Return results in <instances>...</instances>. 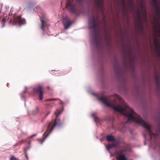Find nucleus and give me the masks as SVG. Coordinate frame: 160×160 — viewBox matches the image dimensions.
Listing matches in <instances>:
<instances>
[{
    "instance_id": "1",
    "label": "nucleus",
    "mask_w": 160,
    "mask_h": 160,
    "mask_svg": "<svg viewBox=\"0 0 160 160\" xmlns=\"http://www.w3.org/2000/svg\"><path fill=\"white\" fill-rule=\"evenodd\" d=\"M99 99L107 106L112 108L115 111L122 113L124 116L127 117L128 120L125 123L133 121L141 125L146 128L150 137L149 140L152 139V137L155 138L158 137V134L154 133L152 132L150 126L146 123L139 115L135 113L133 110L130 108L125 102L122 101L123 106L117 107L111 104L106 98L102 97L99 98Z\"/></svg>"
},
{
    "instance_id": "2",
    "label": "nucleus",
    "mask_w": 160,
    "mask_h": 160,
    "mask_svg": "<svg viewBox=\"0 0 160 160\" xmlns=\"http://www.w3.org/2000/svg\"><path fill=\"white\" fill-rule=\"evenodd\" d=\"M61 113L60 111L59 110H57L55 112V114L56 116L55 119L54 121L50 122L48 125L47 128L43 134V137L45 138L44 139L48 136L50 132L57 125L58 128H60L62 126V124L60 123V120L58 117Z\"/></svg>"
},
{
    "instance_id": "3",
    "label": "nucleus",
    "mask_w": 160,
    "mask_h": 160,
    "mask_svg": "<svg viewBox=\"0 0 160 160\" xmlns=\"http://www.w3.org/2000/svg\"><path fill=\"white\" fill-rule=\"evenodd\" d=\"M99 17L98 15L94 16L90 18L89 20V28L93 29L94 33L93 37V41L97 47L98 46V36L96 34L97 24H98Z\"/></svg>"
},
{
    "instance_id": "4",
    "label": "nucleus",
    "mask_w": 160,
    "mask_h": 160,
    "mask_svg": "<svg viewBox=\"0 0 160 160\" xmlns=\"http://www.w3.org/2000/svg\"><path fill=\"white\" fill-rule=\"evenodd\" d=\"M82 0H77L78 2H81ZM73 0H67L66 7L72 13L76 14L77 10L75 4L73 2Z\"/></svg>"
},
{
    "instance_id": "5",
    "label": "nucleus",
    "mask_w": 160,
    "mask_h": 160,
    "mask_svg": "<svg viewBox=\"0 0 160 160\" xmlns=\"http://www.w3.org/2000/svg\"><path fill=\"white\" fill-rule=\"evenodd\" d=\"M43 88L41 85H38L34 88L33 89V92L34 93L39 92V98L40 100H42L43 98Z\"/></svg>"
},
{
    "instance_id": "6",
    "label": "nucleus",
    "mask_w": 160,
    "mask_h": 160,
    "mask_svg": "<svg viewBox=\"0 0 160 160\" xmlns=\"http://www.w3.org/2000/svg\"><path fill=\"white\" fill-rule=\"evenodd\" d=\"M124 152L122 149L119 151H115V155L118 156L116 157L117 160H127L125 156L123 154Z\"/></svg>"
},
{
    "instance_id": "7",
    "label": "nucleus",
    "mask_w": 160,
    "mask_h": 160,
    "mask_svg": "<svg viewBox=\"0 0 160 160\" xmlns=\"http://www.w3.org/2000/svg\"><path fill=\"white\" fill-rule=\"evenodd\" d=\"M153 5L154 6L156 14L158 16L160 15V6L158 7L159 0H152Z\"/></svg>"
},
{
    "instance_id": "8",
    "label": "nucleus",
    "mask_w": 160,
    "mask_h": 160,
    "mask_svg": "<svg viewBox=\"0 0 160 160\" xmlns=\"http://www.w3.org/2000/svg\"><path fill=\"white\" fill-rule=\"evenodd\" d=\"M136 14L137 16V22L140 27L143 30V27L142 22V19L141 15V12L138 9L136 12Z\"/></svg>"
},
{
    "instance_id": "9",
    "label": "nucleus",
    "mask_w": 160,
    "mask_h": 160,
    "mask_svg": "<svg viewBox=\"0 0 160 160\" xmlns=\"http://www.w3.org/2000/svg\"><path fill=\"white\" fill-rule=\"evenodd\" d=\"M103 0H95V5L97 9L102 10L103 8Z\"/></svg>"
},
{
    "instance_id": "10",
    "label": "nucleus",
    "mask_w": 160,
    "mask_h": 160,
    "mask_svg": "<svg viewBox=\"0 0 160 160\" xmlns=\"http://www.w3.org/2000/svg\"><path fill=\"white\" fill-rule=\"evenodd\" d=\"M14 22L19 24H23L25 23V20L21 18L20 15L15 17L14 19Z\"/></svg>"
},
{
    "instance_id": "11",
    "label": "nucleus",
    "mask_w": 160,
    "mask_h": 160,
    "mask_svg": "<svg viewBox=\"0 0 160 160\" xmlns=\"http://www.w3.org/2000/svg\"><path fill=\"white\" fill-rule=\"evenodd\" d=\"M45 20L46 19L44 16L43 17L42 19H41V28L44 32H45V29L47 26Z\"/></svg>"
},
{
    "instance_id": "12",
    "label": "nucleus",
    "mask_w": 160,
    "mask_h": 160,
    "mask_svg": "<svg viewBox=\"0 0 160 160\" xmlns=\"http://www.w3.org/2000/svg\"><path fill=\"white\" fill-rule=\"evenodd\" d=\"M107 140L109 141H114L115 140L114 137L111 135H108L106 137Z\"/></svg>"
},
{
    "instance_id": "13",
    "label": "nucleus",
    "mask_w": 160,
    "mask_h": 160,
    "mask_svg": "<svg viewBox=\"0 0 160 160\" xmlns=\"http://www.w3.org/2000/svg\"><path fill=\"white\" fill-rule=\"evenodd\" d=\"M122 149L124 152L129 151L130 150V148L128 146H123L122 147Z\"/></svg>"
},
{
    "instance_id": "14",
    "label": "nucleus",
    "mask_w": 160,
    "mask_h": 160,
    "mask_svg": "<svg viewBox=\"0 0 160 160\" xmlns=\"http://www.w3.org/2000/svg\"><path fill=\"white\" fill-rule=\"evenodd\" d=\"M72 23L70 22L67 23H66L65 24H63L65 29H67L71 26Z\"/></svg>"
},
{
    "instance_id": "15",
    "label": "nucleus",
    "mask_w": 160,
    "mask_h": 160,
    "mask_svg": "<svg viewBox=\"0 0 160 160\" xmlns=\"http://www.w3.org/2000/svg\"><path fill=\"white\" fill-rule=\"evenodd\" d=\"M63 24H65L66 23L70 22L69 18L67 17H65L63 19Z\"/></svg>"
},
{
    "instance_id": "16",
    "label": "nucleus",
    "mask_w": 160,
    "mask_h": 160,
    "mask_svg": "<svg viewBox=\"0 0 160 160\" xmlns=\"http://www.w3.org/2000/svg\"><path fill=\"white\" fill-rule=\"evenodd\" d=\"M142 15L143 17V20H144L146 21L147 20V17L146 16V10H144V12H143L142 13Z\"/></svg>"
},
{
    "instance_id": "17",
    "label": "nucleus",
    "mask_w": 160,
    "mask_h": 160,
    "mask_svg": "<svg viewBox=\"0 0 160 160\" xmlns=\"http://www.w3.org/2000/svg\"><path fill=\"white\" fill-rule=\"evenodd\" d=\"M38 112V108L36 107L32 111V113L33 115L37 114Z\"/></svg>"
},
{
    "instance_id": "18",
    "label": "nucleus",
    "mask_w": 160,
    "mask_h": 160,
    "mask_svg": "<svg viewBox=\"0 0 160 160\" xmlns=\"http://www.w3.org/2000/svg\"><path fill=\"white\" fill-rule=\"evenodd\" d=\"M24 142V140H22L21 141H20L19 142H18V143H16L14 146L15 147H16L18 146V145H20L22 143Z\"/></svg>"
},
{
    "instance_id": "19",
    "label": "nucleus",
    "mask_w": 160,
    "mask_h": 160,
    "mask_svg": "<svg viewBox=\"0 0 160 160\" xmlns=\"http://www.w3.org/2000/svg\"><path fill=\"white\" fill-rule=\"evenodd\" d=\"M112 148L114 147L116 148L117 147V145L116 143H112L111 144H110Z\"/></svg>"
},
{
    "instance_id": "20",
    "label": "nucleus",
    "mask_w": 160,
    "mask_h": 160,
    "mask_svg": "<svg viewBox=\"0 0 160 160\" xmlns=\"http://www.w3.org/2000/svg\"><path fill=\"white\" fill-rule=\"evenodd\" d=\"M133 1H130L129 3V5L130 7H131L133 5Z\"/></svg>"
},
{
    "instance_id": "21",
    "label": "nucleus",
    "mask_w": 160,
    "mask_h": 160,
    "mask_svg": "<svg viewBox=\"0 0 160 160\" xmlns=\"http://www.w3.org/2000/svg\"><path fill=\"white\" fill-rule=\"evenodd\" d=\"M122 6L124 9H125V0H122Z\"/></svg>"
},
{
    "instance_id": "22",
    "label": "nucleus",
    "mask_w": 160,
    "mask_h": 160,
    "mask_svg": "<svg viewBox=\"0 0 160 160\" xmlns=\"http://www.w3.org/2000/svg\"><path fill=\"white\" fill-rule=\"evenodd\" d=\"M10 160H18L17 159L13 156H12L11 157Z\"/></svg>"
},
{
    "instance_id": "23",
    "label": "nucleus",
    "mask_w": 160,
    "mask_h": 160,
    "mask_svg": "<svg viewBox=\"0 0 160 160\" xmlns=\"http://www.w3.org/2000/svg\"><path fill=\"white\" fill-rule=\"evenodd\" d=\"M112 148L110 145H108L107 147V148L108 150H109Z\"/></svg>"
},
{
    "instance_id": "24",
    "label": "nucleus",
    "mask_w": 160,
    "mask_h": 160,
    "mask_svg": "<svg viewBox=\"0 0 160 160\" xmlns=\"http://www.w3.org/2000/svg\"><path fill=\"white\" fill-rule=\"evenodd\" d=\"M157 26L158 27V31H160V29H159L160 27H159V23L158 21V20H157Z\"/></svg>"
},
{
    "instance_id": "25",
    "label": "nucleus",
    "mask_w": 160,
    "mask_h": 160,
    "mask_svg": "<svg viewBox=\"0 0 160 160\" xmlns=\"http://www.w3.org/2000/svg\"><path fill=\"white\" fill-rule=\"evenodd\" d=\"M158 132L160 133V123L158 127Z\"/></svg>"
},
{
    "instance_id": "26",
    "label": "nucleus",
    "mask_w": 160,
    "mask_h": 160,
    "mask_svg": "<svg viewBox=\"0 0 160 160\" xmlns=\"http://www.w3.org/2000/svg\"><path fill=\"white\" fill-rule=\"evenodd\" d=\"M56 99H48V100L49 101H52V100H55Z\"/></svg>"
},
{
    "instance_id": "27",
    "label": "nucleus",
    "mask_w": 160,
    "mask_h": 160,
    "mask_svg": "<svg viewBox=\"0 0 160 160\" xmlns=\"http://www.w3.org/2000/svg\"><path fill=\"white\" fill-rule=\"evenodd\" d=\"M143 135H144V138H145V139H146V135L145 134H144H144H143Z\"/></svg>"
},
{
    "instance_id": "28",
    "label": "nucleus",
    "mask_w": 160,
    "mask_h": 160,
    "mask_svg": "<svg viewBox=\"0 0 160 160\" xmlns=\"http://www.w3.org/2000/svg\"><path fill=\"white\" fill-rule=\"evenodd\" d=\"M50 113V112H48L47 114V115H46V116H48L49 114V113Z\"/></svg>"
},
{
    "instance_id": "29",
    "label": "nucleus",
    "mask_w": 160,
    "mask_h": 160,
    "mask_svg": "<svg viewBox=\"0 0 160 160\" xmlns=\"http://www.w3.org/2000/svg\"><path fill=\"white\" fill-rule=\"evenodd\" d=\"M118 99H119V100L121 99V98L119 96H118Z\"/></svg>"
},
{
    "instance_id": "30",
    "label": "nucleus",
    "mask_w": 160,
    "mask_h": 160,
    "mask_svg": "<svg viewBox=\"0 0 160 160\" xmlns=\"http://www.w3.org/2000/svg\"><path fill=\"white\" fill-rule=\"evenodd\" d=\"M44 140V139L43 140L42 142H41V144H42L43 143V142Z\"/></svg>"
},
{
    "instance_id": "31",
    "label": "nucleus",
    "mask_w": 160,
    "mask_h": 160,
    "mask_svg": "<svg viewBox=\"0 0 160 160\" xmlns=\"http://www.w3.org/2000/svg\"><path fill=\"white\" fill-rule=\"evenodd\" d=\"M157 44H158V47H159V45H158V43H157Z\"/></svg>"
},
{
    "instance_id": "32",
    "label": "nucleus",
    "mask_w": 160,
    "mask_h": 160,
    "mask_svg": "<svg viewBox=\"0 0 160 160\" xmlns=\"http://www.w3.org/2000/svg\"><path fill=\"white\" fill-rule=\"evenodd\" d=\"M27 158H28V157L26 156Z\"/></svg>"
}]
</instances>
